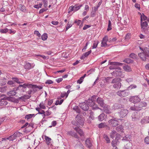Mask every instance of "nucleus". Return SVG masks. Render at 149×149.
Wrapping results in <instances>:
<instances>
[{
	"mask_svg": "<svg viewBox=\"0 0 149 149\" xmlns=\"http://www.w3.org/2000/svg\"><path fill=\"white\" fill-rule=\"evenodd\" d=\"M108 40V37L105 36L103 38L101 42V47H106L107 46V42Z\"/></svg>",
	"mask_w": 149,
	"mask_h": 149,
	"instance_id": "14",
	"label": "nucleus"
},
{
	"mask_svg": "<svg viewBox=\"0 0 149 149\" xmlns=\"http://www.w3.org/2000/svg\"><path fill=\"white\" fill-rule=\"evenodd\" d=\"M47 10V8H44L41 9L39 11V14H41L42 13L44 12L46 10Z\"/></svg>",
	"mask_w": 149,
	"mask_h": 149,
	"instance_id": "56",
	"label": "nucleus"
},
{
	"mask_svg": "<svg viewBox=\"0 0 149 149\" xmlns=\"http://www.w3.org/2000/svg\"><path fill=\"white\" fill-rule=\"evenodd\" d=\"M16 139L15 137L14 134L10 136L9 137H8L7 139L9 140V141H13L15 139Z\"/></svg>",
	"mask_w": 149,
	"mask_h": 149,
	"instance_id": "35",
	"label": "nucleus"
},
{
	"mask_svg": "<svg viewBox=\"0 0 149 149\" xmlns=\"http://www.w3.org/2000/svg\"><path fill=\"white\" fill-rule=\"evenodd\" d=\"M16 94H14V95H11L9 97H6L5 98L11 102L18 103L19 100H21L22 101H25L26 100L29 99L31 96V94H29V95H24L21 97H19L17 98L12 97L15 95Z\"/></svg>",
	"mask_w": 149,
	"mask_h": 149,
	"instance_id": "1",
	"label": "nucleus"
},
{
	"mask_svg": "<svg viewBox=\"0 0 149 149\" xmlns=\"http://www.w3.org/2000/svg\"><path fill=\"white\" fill-rule=\"evenodd\" d=\"M121 81V79L120 78H116L113 79L111 83H118V82H120Z\"/></svg>",
	"mask_w": 149,
	"mask_h": 149,
	"instance_id": "27",
	"label": "nucleus"
},
{
	"mask_svg": "<svg viewBox=\"0 0 149 149\" xmlns=\"http://www.w3.org/2000/svg\"><path fill=\"white\" fill-rule=\"evenodd\" d=\"M73 109L77 113H79L80 112V111L78 106H76L74 107Z\"/></svg>",
	"mask_w": 149,
	"mask_h": 149,
	"instance_id": "40",
	"label": "nucleus"
},
{
	"mask_svg": "<svg viewBox=\"0 0 149 149\" xmlns=\"http://www.w3.org/2000/svg\"><path fill=\"white\" fill-rule=\"evenodd\" d=\"M54 82L51 80L48 79L45 82V83L46 84H53Z\"/></svg>",
	"mask_w": 149,
	"mask_h": 149,
	"instance_id": "53",
	"label": "nucleus"
},
{
	"mask_svg": "<svg viewBox=\"0 0 149 149\" xmlns=\"http://www.w3.org/2000/svg\"><path fill=\"white\" fill-rule=\"evenodd\" d=\"M0 85L1 86L5 85L6 83V79H0Z\"/></svg>",
	"mask_w": 149,
	"mask_h": 149,
	"instance_id": "39",
	"label": "nucleus"
},
{
	"mask_svg": "<svg viewBox=\"0 0 149 149\" xmlns=\"http://www.w3.org/2000/svg\"><path fill=\"white\" fill-rule=\"evenodd\" d=\"M119 141L118 140L116 139H113L111 142L112 146L113 147H116V146L117 145Z\"/></svg>",
	"mask_w": 149,
	"mask_h": 149,
	"instance_id": "31",
	"label": "nucleus"
},
{
	"mask_svg": "<svg viewBox=\"0 0 149 149\" xmlns=\"http://www.w3.org/2000/svg\"><path fill=\"white\" fill-rule=\"evenodd\" d=\"M117 132L114 130H112L110 133V136L111 138L113 139L114 137L116 136Z\"/></svg>",
	"mask_w": 149,
	"mask_h": 149,
	"instance_id": "33",
	"label": "nucleus"
},
{
	"mask_svg": "<svg viewBox=\"0 0 149 149\" xmlns=\"http://www.w3.org/2000/svg\"><path fill=\"white\" fill-rule=\"evenodd\" d=\"M121 86V83L120 82L115 83L113 86V87L116 89L119 88Z\"/></svg>",
	"mask_w": 149,
	"mask_h": 149,
	"instance_id": "28",
	"label": "nucleus"
},
{
	"mask_svg": "<svg viewBox=\"0 0 149 149\" xmlns=\"http://www.w3.org/2000/svg\"><path fill=\"white\" fill-rule=\"evenodd\" d=\"M98 43V41H95L94 42V43L93 44V45L92 46V48L93 49H94L96 48L97 45Z\"/></svg>",
	"mask_w": 149,
	"mask_h": 149,
	"instance_id": "45",
	"label": "nucleus"
},
{
	"mask_svg": "<svg viewBox=\"0 0 149 149\" xmlns=\"http://www.w3.org/2000/svg\"><path fill=\"white\" fill-rule=\"evenodd\" d=\"M112 29L111 28V22L110 20H109V23L108 25V27L107 29V30L108 31H109L111 30Z\"/></svg>",
	"mask_w": 149,
	"mask_h": 149,
	"instance_id": "44",
	"label": "nucleus"
},
{
	"mask_svg": "<svg viewBox=\"0 0 149 149\" xmlns=\"http://www.w3.org/2000/svg\"><path fill=\"white\" fill-rule=\"evenodd\" d=\"M136 86L135 85L132 84L128 88L129 90H132V89L136 88Z\"/></svg>",
	"mask_w": 149,
	"mask_h": 149,
	"instance_id": "47",
	"label": "nucleus"
},
{
	"mask_svg": "<svg viewBox=\"0 0 149 149\" xmlns=\"http://www.w3.org/2000/svg\"><path fill=\"white\" fill-rule=\"evenodd\" d=\"M98 127L99 128H103L107 127L108 130L110 129V127H109L105 123H102L98 125Z\"/></svg>",
	"mask_w": 149,
	"mask_h": 149,
	"instance_id": "16",
	"label": "nucleus"
},
{
	"mask_svg": "<svg viewBox=\"0 0 149 149\" xmlns=\"http://www.w3.org/2000/svg\"><path fill=\"white\" fill-rule=\"evenodd\" d=\"M91 50H90L83 54L81 57V59L82 60L84 59L86 57H87L91 53Z\"/></svg>",
	"mask_w": 149,
	"mask_h": 149,
	"instance_id": "20",
	"label": "nucleus"
},
{
	"mask_svg": "<svg viewBox=\"0 0 149 149\" xmlns=\"http://www.w3.org/2000/svg\"><path fill=\"white\" fill-rule=\"evenodd\" d=\"M86 103H82L80 105V107L84 110L85 111H87L89 109V106L88 105L87 102L86 101Z\"/></svg>",
	"mask_w": 149,
	"mask_h": 149,
	"instance_id": "13",
	"label": "nucleus"
},
{
	"mask_svg": "<svg viewBox=\"0 0 149 149\" xmlns=\"http://www.w3.org/2000/svg\"><path fill=\"white\" fill-rule=\"evenodd\" d=\"M128 113V111L127 109H122L120 110L119 112H118L119 116L122 118L126 116Z\"/></svg>",
	"mask_w": 149,
	"mask_h": 149,
	"instance_id": "6",
	"label": "nucleus"
},
{
	"mask_svg": "<svg viewBox=\"0 0 149 149\" xmlns=\"http://www.w3.org/2000/svg\"><path fill=\"white\" fill-rule=\"evenodd\" d=\"M107 116H105L104 113L101 114L98 116V119L100 121H102L104 120Z\"/></svg>",
	"mask_w": 149,
	"mask_h": 149,
	"instance_id": "23",
	"label": "nucleus"
},
{
	"mask_svg": "<svg viewBox=\"0 0 149 149\" xmlns=\"http://www.w3.org/2000/svg\"><path fill=\"white\" fill-rule=\"evenodd\" d=\"M136 104L138 109H139L140 111L142 109V107H146L147 105V103L145 101H142L141 102L139 101Z\"/></svg>",
	"mask_w": 149,
	"mask_h": 149,
	"instance_id": "9",
	"label": "nucleus"
},
{
	"mask_svg": "<svg viewBox=\"0 0 149 149\" xmlns=\"http://www.w3.org/2000/svg\"><path fill=\"white\" fill-rule=\"evenodd\" d=\"M141 122L142 124H143L144 123H149V120L148 121H147L146 119L143 118L142 119L141 121Z\"/></svg>",
	"mask_w": 149,
	"mask_h": 149,
	"instance_id": "54",
	"label": "nucleus"
},
{
	"mask_svg": "<svg viewBox=\"0 0 149 149\" xmlns=\"http://www.w3.org/2000/svg\"><path fill=\"white\" fill-rule=\"evenodd\" d=\"M116 130L119 133H123V128L121 125L117 126L116 128Z\"/></svg>",
	"mask_w": 149,
	"mask_h": 149,
	"instance_id": "21",
	"label": "nucleus"
},
{
	"mask_svg": "<svg viewBox=\"0 0 149 149\" xmlns=\"http://www.w3.org/2000/svg\"><path fill=\"white\" fill-rule=\"evenodd\" d=\"M130 109L132 111H139V109H138L136 104H135L134 107H131Z\"/></svg>",
	"mask_w": 149,
	"mask_h": 149,
	"instance_id": "32",
	"label": "nucleus"
},
{
	"mask_svg": "<svg viewBox=\"0 0 149 149\" xmlns=\"http://www.w3.org/2000/svg\"><path fill=\"white\" fill-rule=\"evenodd\" d=\"M69 94H61V96L62 98H64L65 96V99L68 97Z\"/></svg>",
	"mask_w": 149,
	"mask_h": 149,
	"instance_id": "61",
	"label": "nucleus"
},
{
	"mask_svg": "<svg viewBox=\"0 0 149 149\" xmlns=\"http://www.w3.org/2000/svg\"><path fill=\"white\" fill-rule=\"evenodd\" d=\"M85 143L87 147L88 148H91L93 145L91 139L89 138L86 139Z\"/></svg>",
	"mask_w": 149,
	"mask_h": 149,
	"instance_id": "12",
	"label": "nucleus"
},
{
	"mask_svg": "<svg viewBox=\"0 0 149 149\" xmlns=\"http://www.w3.org/2000/svg\"><path fill=\"white\" fill-rule=\"evenodd\" d=\"M123 69L126 71L130 72L132 70L131 68L127 65H125L123 66Z\"/></svg>",
	"mask_w": 149,
	"mask_h": 149,
	"instance_id": "30",
	"label": "nucleus"
},
{
	"mask_svg": "<svg viewBox=\"0 0 149 149\" xmlns=\"http://www.w3.org/2000/svg\"><path fill=\"white\" fill-rule=\"evenodd\" d=\"M119 119L113 118L109 120L108 121L109 124L112 127H116L118 125Z\"/></svg>",
	"mask_w": 149,
	"mask_h": 149,
	"instance_id": "4",
	"label": "nucleus"
},
{
	"mask_svg": "<svg viewBox=\"0 0 149 149\" xmlns=\"http://www.w3.org/2000/svg\"><path fill=\"white\" fill-rule=\"evenodd\" d=\"M82 6V5H78L77 4L73 6H71L69 8V12H70L72 11H76L79 10L80 8Z\"/></svg>",
	"mask_w": 149,
	"mask_h": 149,
	"instance_id": "10",
	"label": "nucleus"
},
{
	"mask_svg": "<svg viewBox=\"0 0 149 149\" xmlns=\"http://www.w3.org/2000/svg\"><path fill=\"white\" fill-rule=\"evenodd\" d=\"M148 26V24L145 21L143 22H141V28L143 29H145Z\"/></svg>",
	"mask_w": 149,
	"mask_h": 149,
	"instance_id": "29",
	"label": "nucleus"
},
{
	"mask_svg": "<svg viewBox=\"0 0 149 149\" xmlns=\"http://www.w3.org/2000/svg\"><path fill=\"white\" fill-rule=\"evenodd\" d=\"M75 120L71 122L72 124L77 127L83 126L84 123L85 119L83 116L80 114L77 115L75 117Z\"/></svg>",
	"mask_w": 149,
	"mask_h": 149,
	"instance_id": "2",
	"label": "nucleus"
},
{
	"mask_svg": "<svg viewBox=\"0 0 149 149\" xmlns=\"http://www.w3.org/2000/svg\"><path fill=\"white\" fill-rule=\"evenodd\" d=\"M97 102L101 107H103L104 106L105 104L104 102V100L102 98H97Z\"/></svg>",
	"mask_w": 149,
	"mask_h": 149,
	"instance_id": "15",
	"label": "nucleus"
},
{
	"mask_svg": "<svg viewBox=\"0 0 149 149\" xmlns=\"http://www.w3.org/2000/svg\"><path fill=\"white\" fill-rule=\"evenodd\" d=\"M141 21H142V20H146L147 19V17L143 13H142V15H141Z\"/></svg>",
	"mask_w": 149,
	"mask_h": 149,
	"instance_id": "46",
	"label": "nucleus"
},
{
	"mask_svg": "<svg viewBox=\"0 0 149 149\" xmlns=\"http://www.w3.org/2000/svg\"><path fill=\"white\" fill-rule=\"evenodd\" d=\"M64 101L63 99L61 100L60 101L59 100H57L56 101L55 104L56 105H61Z\"/></svg>",
	"mask_w": 149,
	"mask_h": 149,
	"instance_id": "36",
	"label": "nucleus"
},
{
	"mask_svg": "<svg viewBox=\"0 0 149 149\" xmlns=\"http://www.w3.org/2000/svg\"><path fill=\"white\" fill-rule=\"evenodd\" d=\"M13 134L15 138L16 139L17 137H19L20 136V134H22V133L19 132L17 131L15 132Z\"/></svg>",
	"mask_w": 149,
	"mask_h": 149,
	"instance_id": "41",
	"label": "nucleus"
},
{
	"mask_svg": "<svg viewBox=\"0 0 149 149\" xmlns=\"http://www.w3.org/2000/svg\"><path fill=\"white\" fill-rule=\"evenodd\" d=\"M74 130L77 132L81 137L84 136V134L83 130L79 128V126H77L74 128Z\"/></svg>",
	"mask_w": 149,
	"mask_h": 149,
	"instance_id": "11",
	"label": "nucleus"
},
{
	"mask_svg": "<svg viewBox=\"0 0 149 149\" xmlns=\"http://www.w3.org/2000/svg\"><path fill=\"white\" fill-rule=\"evenodd\" d=\"M20 10L24 12H25L26 11V7L22 4H20L19 6Z\"/></svg>",
	"mask_w": 149,
	"mask_h": 149,
	"instance_id": "25",
	"label": "nucleus"
},
{
	"mask_svg": "<svg viewBox=\"0 0 149 149\" xmlns=\"http://www.w3.org/2000/svg\"><path fill=\"white\" fill-rule=\"evenodd\" d=\"M81 21L80 20L77 19L76 20L74 21V23L77 24V25H79L81 23Z\"/></svg>",
	"mask_w": 149,
	"mask_h": 149,
	"instance_id": "63",
	"label": "nucleus"
},
{
	"mask_svg": "<svg viewBox=\"0 0 149 149\" xmlns=\"http://www.w3.org/2000/svg\"><path fill=\"white\" fill-rule=\"evenodd\" d=\"M144 142L146 144H149V136H147L144 139Z\"/></svg>",
	"mask_w": 149,
	"mask_h": 149,
	"instance_id": "37",
	"label": "nucleus"
},
{
	"mask_svg": "<svg viewBox=\"0 0 149 149\" xmlns=\"http://www.w3.org/2000/svg\"><path fill=\"white\" fill-rule=\"evenodd\" d=\"M123 107L122 104L118 103L115 104L113 106L112 108L114 110L120 109Z\"/></svg>",
	"mask_w": 149,
	"mask_h": 149,
	"instance_id": "19",
	"label": "nucleus"
},
{
	"mask_svg": "<svg viewBox=\"0 0 149 149\" xmlns=\"http://www.w3.org/2000/svg\"><path fill=\"white\" fill-rule=\"evenodd\" d=\"M12 79L13 80V81L17 83L18 84H20L22 83L20 81H19L18 78L16 77H13L12 78Z\"/></svg>",
	"mask_w": 149,
	"mask_h": 149,
	"instance_id": "43",
	"label": "nucleus"
},
{
	"mask_svg": "<svg viewBox=\"0 0 149 149\" xmlns=\"http://www.w3.org/2000/svg\"><path fill=\"white\" fill-rule=\"evenodd\" d=\"M41 38L42 40H46L47 38V35L46 33H44L42 36Z\"/></svg>",
	"mask_w": 149,
	"mask_h": 149,
	"instance_id": "42",
	"label": "nucleus"
},
{
	"mask_svg": "<svg viewBox=\"0 0 149 149\" xmlns=\"http://www.w3.org/2000/svg\"><path fill=\"white\" fill-rule=\"evenodd\" d=\"M45 139L46 141L47 144L49 145L50 143V141L51 140L50 138L47 136H45Z\"/></svg>",
	"mask_w": 149,
	"mask_h": 149,
	"instance_id": "34",
	"label": "nucleus"
},
{
	"mask_svg": "<svg viewBox=\"0 0 149 149\" xmlns=\"http://www.w3.org/2000/svg\"><path fill=\"white\" fill-rule=\"evenodd\" d=\"M92 109L93 110H96L97 109H99V107L95 103L93 105V106L92 107Z\"/></svg>",
	"mask_w": 149,
	"mask_h": 149,
	"instance_id": "49",
	"label": "nucleus"
},
{
	"mask_svg": "<svg viewBox=\"0 0 149 149\" xmlns=\"http://www.w3.org/2000/svg\"><path fill=\"white\" fill-rule=\"evenodd\" d=\"M110 64L112 65L109 67V68L110 70L116 69L118 67L116 65H123V63L118 62H110Z\"/></svg>",
	"mask_w": 149,
	"mask_h": 149,
	"instance_id": "8",
	"label": "nucleus"
},
{
	"mask_svg": "<svg viewBox=\"0 0 149 149\" xmlns=\"http://www.w3.org/2000/svg\"><path fill=\"white\" fill-rule=\"evenodd\" d=\"M26 87L31 88L32 90H34V89L36 88H38V89L40 90L42 88V87L41 86H37L36 85L26 84H24L22 85H19V87H22L23 88H25Z\"/></svg>",
	"mask_w": 149,
	"mask_h": 149,
	"instance_id": "3",
	"label": "nucleus"
},
{
	"mask_svg": "<svg viewBox=\"0 0 149 149\" xmlns=\"http://www.w3.org/2000/svg\"><path fill=\"white\" fill-rule=\"evenodd\" d=\"M24 68L26 69H30L31 68V65L29 63H26L24 65Z\"/></svg>",
	"mask_w": 149,
	"mask_h": 149,
	"instance_id": "38",
	"label": "nucleus"
},
{
	"mask_svg": "<svg viewBox=\"0 0 149 149\" xmlns=\"http://www.w3.org/2000/svg\"><path fill=\"white\" fill-rule=\"evenodd\" d=\"M141 99L138 96H132L129 98V101L134 104H137L141 101Z\"/></svg>",
	"mask_w": 149,
	"mask_h": 149,
	"instance_id": "5",
	"label": "nucleus"
},
{
	"mask_svg": "<svg viewBox=\"0 0 149 149\" xmlns=\"http://www.w3.org/2000/svg\"><path fill=\"white\" fill-rule=\"evenodd\" d=\"M37 114H29L28 115H26L25 116V118L27 119V120H29L32 117H34L36 115H37Z\"/></svg>",
	"mask_w": 149,
	"mask_h": 149,
	"instance_id": "26",
	"label": "nucleus"
},
{
	"mask_svg": "<svg viewBox=\"0 0 149 149\" xmlns=\"http://www.w3.org/2000/svg\"><path fill=\"white\" fill-rule=\"evenodd\" d=\"M42 5V3H40L38 4L35 5L34 6V7L35 8L39 9L40 8H41Z\"/></svg>",
	"mask_w": 149,
	"mask_h": 149,
	"instance_id": "50",
	"label": "nucleus"
},
{
	"mask_svg": "<svg viewBox=\"0 0 149 149\" xmlns=\"http://www.w3.org/2000/svg\"><path fill=\"white\" fill-rule=\"evenodd\" d=\"M130 57L132 58H136V55L132 53L130 54Z\"/></svg>",
	"mask_w": 149,
	"mask_h": 149,
	"instance_id": "60",
	"label": "nucleus"
},
{
	"mask_svg": "<svg viewBox=\"0 0 149 149\" xmlns=\"http://www.w3.org/2000/svg\"><path fill=\"white\" fill-rule=\"evenodd\" d=\"M116 137L115 138V139L117 140H118L120 138L121 135L120 134H118L117 133L116 135Z\"/></svg>",
	"mask_w": 149,
	"mask_h": 149,
	"instance_id": "59",
	"label": "nucleus"
},
{
	"mask_svg": "<svg viewBox=\"0 0 149 149\" xmlns=\"http://www.w3.org/2000/svg\"><path fill=\"white\" fill-rule=\"evenodd\" d=\"M5 97L3 98H2L0 100V106L6 105L8 103L7 102L4 100H8L5 98L6 97Z\"/></svg>",
	"mask_w": 149,
	"mask_h": 149,
	"instance_id": "18",
	"label": "nucleus"
},
{
	"mask_svg": "<svg viewBox=\"0 0 149 149\" xmlns=\"http://www.w3.org/2000/svg\"><path fill=\"white\" fill-rule=\"evenodd\" d=\"M34 34L36 35L37 36L39 37H40L41 36V35L39 31H34Z\"/></svg>",
	"mask_w": 149,
	"mask_h": 149,
	"instance_id": "64",
	"label": "nucleus"
},
{
	"mask_svg": "<svg viewBox=\"0 0 149 149\" xmlns=\"http://www.w3.org/2000/svg\"><path fill=\"white\" fill-rule=\"evenodd\" d=\"M84 79H83V78H82L81 77L80 78V79H78L77 81V82L78 83H79V84H81V83H82V82L83 81V80Z\"/></svg>",
	"mask_w": 149,
	"mask_h": 149,
	"instance_id": "62",
	"label": "nucleus"
},
{
	"mask_svg": "<svg viewBox=\"0 0 149 149\" xmlns=\"http://www.w3.org/2000/svg\"><path fill=\"white\" fill-rule=\"evenodd\" d=\"M97 97V96L93 95L91 98H89V101H87L88 106L92 107L95 103V101Z\"/></svg>",
	"mask_w": 149,
	"mask_h": 149,
	"instance_id": "7",
	"label": "nucleus"
},
{
	"mask_svg": "<svg viewBox=\"0 0 149 149\" xmlns=\"http://www.w3.org/2000/svg\"><path fill=\"white\" fill-rule=\"evenodd\" d=\"M132 120L134 121H136L139 119V118L137 117H136L135 116V115H133L132 116Z\"/></svg>",
	"mask_w": 149,
	"mask_h": 149,
	"instance_id": "58",
	"label": "nucleus"
},
{
	"mask_svg": "<svg viewBox=\"0 0 149 149\" xmlns=\"http://www.w3.org/2000/svg\"><path fill=\"white\" fill-rule=\"evenodd\" d=\"M74 133V132L71 131H68L67 133V134L68 135L73 136Z\"/></svg>",
	"mask_w": 149,
	"mask_h": 149,
	"instance_id": "57",
	"label": "nucleus"
},
{
	"mask_svg": "<svg viewBox=\"0 0 149 149\" xmlns=\"http://www.w3.org/2000/svg\"><path fill=\"white\" fill-rule=\"evenodd\" d=\"M103 138L107 143H110V139L109 137L107 134H104L103 135Z\"/></svg>",
	"mask_w": 149,
	"mask_h": 149,
	"instance_id": "22",
	"label": "nucleus"
},
{
	"mask_svg": "<svg viewBox=\"0 0 149 149\" xmlns=\"http://www.w3.org/2000/svg\"><path fill=\"white\" fill-rule=\"evenodd\" d=\"M44 4V6L45 8H47V6L48 2L46 0H42Z\"/></svg>",
	"mask_w": 149,
	"mask_h": 149,
	"instance_id": "55",
	"label": "nucleus"
},
{
	"mask_svg": "<svg viewBox=\"0 0 149 149\" xmlns=\"http://www.w3.org/2000/svg\"><path fill=\"white\" fill-rule=\"evenodd\" d=\"M103 107L102 109V110L103 112L107 114H109L111 113V111L108 109L107 107H105L104 106Z\"/></svg>",
	"mask_w": 149,
	"mask_h": 149,
	"instance_id": "24",
	"label": "nucleus"
},
{
	"mask_svg": "<svg viewBox=\"0 0 149 149\" xmlns=\"http://www.w3.org/2000/svg\"><path fill=\"white\" fill-rule=\"evenodd\" d=\"M39 107H40V108H41L42 109H45L46 108L45 107V106L43 102H41L40 104H39Z\"/></svg>",
	"mask_w": 149,
	"mask_h": 149,
	"instance_id": "48",
	"label": "nucleus"
},
{
	"mask_svg": "<svg viewBox=\"0 0 149 149\" xmlns=\"http://www.w3.org/2000/svg\"><path fill=\"white\" fill-rule=\"evenodd\" d=\"M8 30H9L7 28L4 29H1L0 30V32L1 33H6L8 32Z\"/></svg>",
	"mask_w": 149,
	"mask_h": 149,
	"instance_id": "51",
	"label": "nucleus"
},
{
	"mask_svg": "<svg viewBox=\"0 0 149 149\" xmlns=\"http://www.w3.org/2000/svg\"><path fill=\"white\" fill-rule=\"evenodd\" d=\"M131 35L130 33H128L126 35L125 39L126 40H129L131 38Z\"/></svg>",
	"mask_w": 149,
	"mask_h": 149,
	"instance_id": "52",
	"label": "nucleus"
},
{
	"mask_svg": "<svg viewBox=\"0 0 149 149\" xmlns=\"http://www.w3.org/2000/svg\"><path fill=\"white\" fill-rule=\"evenodd\" d=\"M114 74H116L118 76H120L122 74V73L121 71V69L118 67L116 70L113 72Z\"/></svg>",
	"mask_w": 149,
	"mask_h": 149,
	"instance_id": "17",
	"label": "nucleus"
}]
</instances>
